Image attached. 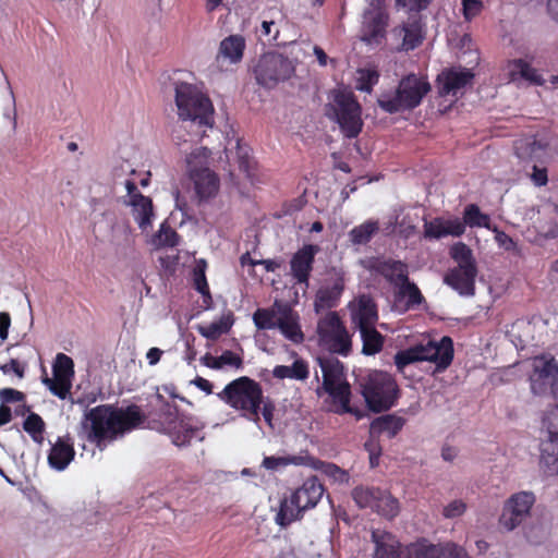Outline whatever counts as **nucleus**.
<instances>
[{
    "label": "nucleus",
    "mask_w": 558,
    "mask_h": 558,
    "mask_svg": "<svg viewBox=\"0 0 558 558\" xmlns=\"http://www.w3.org/2000/svg\"><path fill=\"white\" fill-rule=\"evenodd\" d=\"M142 422L143 416L136 405H130L126 409L98 405L85 414L83 424L88 428L87 439L101 448L106 439L112 440L118 435L135 428Z\"/></svg>",
    "instance_id": "nucleus-1"
},
{
    "label": "nucleus",
    "mask_w": 558,
    "mask_h": 558,
    "mask_svg": "<svg viewBox=\"0 0 558 558\" xmlns=\"http://www.w3.org/2000/svg\"><path fill=\"white\" fill-rule=\"evenodd\" d=\"M175 106L179 118L189 122L190 136L202 138L206 130L214 124V107L210 99L195 85L189 83L175 84Z\"/></svg>",
    "instance_id": "nucleus-2"
},
{
    "label": "nucleus",
    "mask_w": 558,
    "mask_h": 558,
    "mask_svg": "<svg viewBox=\"0 0 558 558\" xmlns=\"http://www.w3.org/2000/svg\"><path fill=\"white\" fill-rule=\"evenodd\" d=\"M218 397L231 408L241 411V416L260 428L259 411L264 402V392L257 381L246 376L240 377L229 383Z\"/></svg>",
    "instance_id": "nucleus-3"
},
{
    "label": "nucleus",
    "mask_w": 558,
    "mask_h": 558,
    "mask_svg": "<svg viewBox=\"0 0 558 558\" xmlns=\"http://www.w3.org/2000/svg\"><path fill=\"white\" fill-rule=\"evenodd\" d=\"M317 363L323 374V389L332 398L335 412L338 414L351 413L361 418L362 413L350 407L351 389L347 381L344 366L335 356H318Z\"/></svg>",
    "instance_id": "nucleus-4"
},
{
    "label": "nucleus",
    "mask_w": 558,
    "mask_h": 558,
    "mask_svg": "<svg viewBox=\"0 0 558 558\" xmlns=\"http://www.w3.org/2000/svg\"><path fill=\"white\" fill-rule=\"evenodd\" d=\"M326 116L338 123L348 138H355L362 131V108L351 90L333 89L326 105Z\"/></svg>",
    "instance_id": "nucleus-5"
},
{
    "label": "nucleus",
    "mask_w": 558,
    "mask_h": 558,
    "mask_svg": "<svg viewBox=\"0 0 558 558\" xmlns=\"http://www.w3.org/2000/svg\"><path fill=\"white\" fill-rule=\"evenodd\" d=\"M430 90V84L422 76L409 74L404 76L393 93L379 96L378 106L388 113L412 110L421 105Z\"/></svg>",
    "instance_id": "nucleus-6"
},
{
    "label": "nucleus",
    "mask_w": 558,
    "mask_h": 558,
    "mask_svg": "<svg viewBox=\"0 0 558 558\" xmlns=\"http://www.w3.org/2000/svg\"><path fill=\"white\" fill-rule=\"evenodd\" d=\"M453 359V342L450 337H442L439 341L428 340L415 347L400 351L395 355V364L399 371L408 365L428 361L436 365L437 369H446Z\"/></svg>",
    "instance_id": "nucleus-7"
},
{
    "label": "nucleus",
    "mask_w": 558,
    "mask_h": 558,
    "mask_svg": "<svg viewBox=\"0 0 558 558\" xmlns=\"http://www.w3.org/2000/svg\"><path fill=\"white\" fill-rule=\"evenodd\" d=\"M450 255L457 266L446 274L445 283L462 296H473L477 267L472 250L466 244L459 242L451 247Z\"/></svg>",
    "instance_id": "nucleus-8"
},
{
    "label": "nucleus",
    "mask_w": 558,
    "mask_h": 558,
    "mask_svg": "<svg viewBox=\"0 0 558 558\" xmlns=\"http://www.w3.org/2000/svg\"><path fill=\"white\" fill-rule=\"evenodd\" d=\"M360 387L368 409L373 412L389 410L398 397V386L386 372L373 371L368 373L361 378Z\"/></svg>",
    "instance_id": "nucleus-9"
},
{
    "label": "nucleus",
    "mask_w": 558,
    "mask_h": 558,
    "mask_svg": "<svg viewBox=\"0 0 558 558\" xmlns=\"http://www.w3.org/2000/svg\"><path fill=\"white\" fill-rule=\"evenodd\" d=\"M317 336L319 345L330 353L347 356L352 350L351 336L336 312H328L319 318Z\"/></svg>",
    "instance_id": "nucleus-10"
},
{
    "label": "nucleus",
    "mask_w": 558,
    "mask_h": 558,
    "mask_svg": "<svg viewBox=\"0 0 558 558\" xmlns=\"http://www.w3.org/2000/svg\"><path fill=\"white\" fill-rule=\"evenodd\" d=\"M293 73L292 61L280 53L262 56L254 69L257 83L266 88L275 87L279 82L290 78Z\"/></svg>",
    "instance_id": "nucleus-11"
},
{
    "label": "nucleus",
    "mask_w": 558,
    "mask_h": 558,
    "mask_svg": "<svg viewBox=\"0 0 558 558\" xmlns=\"http://www.w3.org/2000/svg\"><path fill=\"white\" fill-rule=\"evenodd\" d=\"M532 372L529 380L534 395H546L558 386V362L550 354L534 356L531 361Z\"/></svg>",
    "instance_id": "nucleus-12"
},
{
    "label": "nucleus",
    "mask_w": 558,
    "mask_h": 558,
    "mask_svg": "<svg viewBox=\"0 0 558 558\" xmlns=\"http://www.w3.org/2000/svg\"><path fill=\"white\" fill-rule=\"evenodd\" d=\"M367 8L363 13L360 39L367 45H379L386 36L388 14L384 0H366Z\"/></svg>",
    "instance_id": "nucleus-13"
},
{
    "label": "nucleus",
    "mask_w": 558,
    "mask_h": 558,
    "mask_svg": "<svg viewBox=\"0 0 558 558\" xmlns=\"http://www.w3.org/2000/svg\"><path fill=\"white\" fill-rule=\"evenodd\" d=\"M162 422L175 446H186L194 438L203 439L199 436V427L191 417L180 416L175 405H166Z\"/></svg>",
    "instance_id": "nucleus-14"
},
{
    "label": "nucleus",
    "mask_w": 558,
    "mask_h": 558,
    "mask_svg": "<svg viewBox=\"0 0 558 558\" xmlns=\"http://www.w3.org/2000/svg\"><path fill=\"white\" fill-rule=\"evenodd\" d=\"M372 541L375 544L373 558H412V548L428 549V545L423 544H411L402 548L395 535L379 529L372 531Z\"/></svg>",
    "instance_id": "nucleus-15"
},
{
    "label": "nucleus",
    "mask_w": 558,
    "mask_h": 558,
    "mask_svg": "<svg viewBox=\"0 0 558 558\" xmlns=\"http://www.w3.org/2000/svg\"><path fill=\"white\" fill-rule=\"evenodd\" d=\"M124 185L129 197L125 204L131 207L132 216L138 228L146 232L151 227V220L155 217L153 202L137 191L133 181L126 180Z\"/></svg>",
    "instance_id": "nucleus-16"
},
{
    "label": "nucleus",
    "mask_w": 558,
    "mask_h": 558,
    "mask_svg": "<svg viewBox=\"0 0 558 558\" xmlns=\"http://www.w3.org/2000/svg\"><path fill=\"white\" fill-rule=\"evenodd\" d=\"M534 496L530 493H519L512 496L504 508L500 517V524L507 531L514 530L530 514Z\"/></svg>",
    "instance_id": "nucleus-17"
},
{
    "label": "nucleus",
    "mask_w": 558,
    "mask_h": 558,
    "mask_svg": "<svg viewBox=\"0 0 558 558\" xmlns=\"http://www.w3.org/2000/svg\"><path fill=\"white\" fill-rule=\"evenodd\" d=\"M319 252V247L314 244H306L296 251L291 260L290 269L291 275L300 284L308 287V280L313 270L315 255Z\"/></svg>",
    "instance_id": "nucleus-18"
},
{
    "label": "nucleus",
    "mask_w": 558,
    "mask_h": 558,
    "mask_svg": "<svg viewBox=\"0 0 558 558\" xmlns=\"http://www.w3.org/2000/svg\"><path fill=\"white\" fill-rule=\"evenodd\" d=\"M474 74L469 69H451L438 75L437 83L439 94L457 95L458 92L472 83Z\"/></svg>",
    "instance_id": "nucleus-19"
},
{
    "label": "nucleus",
    "mask_w": 558,
    "mask_h": 558,
    "mask_svg": "<svg viewBox=\"0 0 558 558\" xmlns=\"http://www.w3.org/2000/svg\"><path fill=\"white\" fill-rule=\"evenodd\" d=\"M275 307L278 313V326L277 328L284 335L286 338L300 343L303 341V332L299 325L298 314L286 303L279 301L275 302Z\"/></svg>",
    "instance_id": "nucleus-20"
},
{
    "label": "nucleus",
    "mask_w": 558,
    "mask_h": 558,
    "mask_svg": "<svg viewBox=\"0 0 558 558\" xmlns=\"http://www.w3.org/2000/svg\"><path fill=\"white\" fill-rule=\"evenodd\" d=\"M351 319L355 329L361 330L376 326L378 320L377 308L367 295H361L351 310Z\"/></svg>",
    "instance_id": "nucleus-21"
},
{
    "label": "nucleus",
    "mask_w": 558,
    "mask_h": 558,
    "mask_svg": "<svg viewBox=\"0 0 558 558\" xmlns=\"http://www.w3.org/2000/svg\"><path fill=\"white\" fill-rule=\"evenodd\" d=\"M194 184V191L198 203H204L215 197L219 191L218 175L210 169H203L189 177Z\"/></svg>",
    "instance_id": "nucleus-22"
},
{
    "label": "nucleus",
    "mask_w": 558,
    "mask_h": 558,
    "mask_svg": "<svg viewBox=\"0 0 558 558\" xmlns=\"http://www.w3.org/2000/svg\"><path fill=\"white\" fill-rule=\"evenodd\" d=\"M344 290V280L337 277L331 283L325 284L318 289L315 295L314 308L318 314L320 311L330 310L338 305V302Z\"/></svg>",
    "instance_id": "nucleus-23"
},
{
    "label": "nucleus",
    "mask_w": 558,
    "mask_h": 558,
    "mask_svg": "<svg viewBox=\"0 0 558 558\" xmlns=\"http://www.w3.org/2000/svg\"><path fill=\"white\" fill-rule=\"evenodd\" d=\"M74 456L75 451L71 438L58 437L48 454V463L52 469L63 471L74 459Z\"/></svg>",
    "instance_id": "nucleus-24"
},
{
    "label": "nucleus",
    "mask_w": 558,
    "mask_h": 558,
    "mask_svg": "<svg viewBox=\"0 0 558 558\" xmlns=\"http://www.w3.org/2000/svg\"><path fill=\"white\" fill-rule=\"evenodd\" d=\"M296 502L304 510L314 508L324 495V487L317 477L312 476L304 481L301 487L292 493Z\"/></svg>",
    "instance_id": "nucleus-25"
},
{
    "label": "nucleus",
    "mask_w": 558,
    "mask_h": 558,
    "mask_svg": "<svg viewBox=\"0 0 558 558\" xmlns=\"http://www.w3.org/2000/svg\"><path fill=\"white\" fill-rule=\"evenodd\" d=\"M392 35L397 39L402 40L401 48L405 51L416 48L423 39L422 27L416 17L401 26L395 27Z\"/></svg>",
    "instance_id": "nucleus-26"
},
{
    "label": "nucleus",
    "mask_w": 558,
    "mask_h": 558,
    "mask_svg": "<svg viewBox=\"0 0 558 558\" xmlns=\"http://www.w3.org/2000/svg\"><path fill=\"white\" fill-rule=\"evenodd\" d=\"M547 148V143L536 140L535 136H525L514 142V151L522 160H541Z\"/></svg>",
    "instance_id": "nucleus-27"
},
{
    "label": "nucleus",
    "mask_w": 558,
    "mask_h": 558,
    "mask_svg": "<svg viewBox=\"0 0 558 558\" xmlns=\"http://www.w3.org/2000/svg\"><path fill=\"white\" fill-rule=\"evenodd\" d=\"M376 271L380 274L387 281L398 288L409 279L408 265L401 260H383L376 266Z\"/></svg>",
    "instance_id": "nucleus-28"
},
{
    "label": "nucleus",
    "mask_w": 558,
    "mask_h": 558,
    "mask_svg": "<svg viewBox=\"0 0 558 558\" xmlns=\"http://www.w3.org/2000/svg\"><path fill=\"white\" fill-rule=\"evenodd\" d=\"M404 422V418L393 414L381 415L372 422L371 436L386 434L388 438H393L401 430Z\"/></svg>",
    "instance_id": "nucleus-29"
},
{
    "label": "nucleus",
    "mask_w": 558,
    "mask_h": 558,
    "mask_svg": "<svg viewBox=\"0 0 558 558\" xmlns=\"http://www.w3.org/2000/svg\"><path fill=\"white\" fill-rule=\"evenodd\" d=\"M310 369L307 363L296 359L292 365H277L272 369V376L277 379L305 380L308 378Z\"/></svg>",
    "instance_id": "nucleus-30"
},
{
    "label": "nucleus",
    "mask_w": 558,
    "mask_h": 558,
    "mask_svg": "<svg viewBox=\"0 0 558 558\" xmlns=\"http://www.w3.org/2000/svg\"><path fill=\"white\" fill-rule=\"evenodd\" d=\"M244 49V38L240 35H231L220 43L218 56L229 60L230 63H238L242 60Z\"/></svg>",
    "instance_id": "nucleus-31"
},
{
    "label": "nucleus",
    "mask_w": 558,
    "mask_h": 558,
    "mask_svg": "<svg viewBox=\"0 0 558 558\" xmlns=\"http://www.w3.org/2000/svg\"><path fill=\"white\" fill-rule=\"evenodd\" d=\"M305 510L301 507L300 502H296L294 496L284 498L280 502L279 510L276 515V522L280 526L284 527L293 521L300 519Z\"/></svg>",
    "instance_id": "nucleus-32"
},
{
    "label": "nucleus",
    "mask_w": 558,
    "mask_h": 558,
    "mask_svg": "<svg viewBox=\"0 0 558 558\" xmlns=\"http://www.w3.org/2000/svg\"><path fill=\"white\" fill-rule=\"evenodd\" d=\"M360 336L363 342L362 353L364 355H375L384 347V337L376 330V327L361 329Z\"/></svg>",
    "instance_id": "nucleus-33"
},
{
    "label": "nucleus",
    "mask_w": 558,
    "mask_h": 558,
    "mask_svg": "<svg viewBox=\"0 0 558 558\" xmlns=\"http://www.w3.org/2000/svg\"><path fill=\"white\" fill-rule=\"evenodd\" d=\"M210 151L206 147L194 148L185 158L186 173L192 177L195 172H201L203 169H209Z\"/></svg>",
    "instance_id": "nucleus-34"
},
{
    "label": "nucleus",
    "mask_w": 558,
    "mask_h": 558,
    "mask_svg": "<svg viewBox=\"0 0 558 558\" xmlns=\"http://www.w3.org/2000/svg\"><path fill=\"white\" fill-rule=\"evenodd\" d=\"M378 230L379 226L377 221L367 220L364 223L354 227L349 232V238L354 245L367 244Z\"/></svg>",
    "instance_id": "nucleus-35"
},
{
    "label": "nucleus",
    "mask_w": 558,
    "mask_h": 558,
    "mask_svg": "<svg viewBox=\"0 0 558 558\" xmlns=\"http://www.w3.org/2000/svg\"><path fill=\"white\" fill-rule=\"evenodd\" d=\"M352 497L360 508H369L373 510L377 498H380V489L359 486L352 490Z\"/></svg>",
    "instance_id": "nucleus-36"
},
{
    "label": "nucleus",
    "mask_w": 558,
    "mask_h": 558,
    "mask_svg": "<svg viewBox=\"0 0 558 558\" xmlns=\"http://www.w3.org/2000/svg\"><path fill=\"white\" fill-rule=\"evenodd\" d=\"M52 374L56 378L72 381L74 377L73 360L64 353H58L52 365Z\"/></svg>",
    "instance_id": "nucleus-37"
},
{
    "label": "nucleus",
    "mask_w": 558,
    "mask_h": 558,
    "mask_svg": "<svg viewBox=\"0 0 558 558\" xmlns=\"http://www.w3.org/2000/svg\"><path fill=\"white\" fill-rule=\"evenodd\" d=\"M373 510L383 517L392 519L399 513V502L390 494L380 490V498H377Z\"/></svg>",
    "instance_id": "nucleus-38"
},
{
    "label": "nucleus",
    "mask_w": 558,
    "mask_h": 558,
    "mask_svg": "<svg viewBox=\"0 0 558 558\" xmlns=\"http://www.w3.org/2000/svg\"><path fill=\"white\" fill-rule=\"evenodd\" d=\"M463 223H464V226L468 225L471 228L484 227L486 229H492L489 216L486 214H483L480 210V207L475 204H471L465 207Z\"/></svg>",
    "instance_id": "nucleus-39"
},
{
    "label": "nucleus",
    "mask_w": 558,
    "mask_h": 558,
    "mask_svg": "<svg viewBox=\"0 0 558 558\" xmlns=\"http://www.w3.org/2000/svg\"><path fill=\"white\" fill-rule=\"evenodd\" d=\"M45 426L44 420L36 413L28 414L23 423L24 430L38 445L44 442Z\"/></svg>",
    "instance_id": "nucleus-40"
},
{
    "label": "nucleus",
    "mask_w": 558,
    "mask_h": 558,
    "mask_svg": "<svg viewBox=\"0 0 558 558\" xmlns=\"http://www.w3.org/2000/svg\"><path fill=\"white\" fill-rule=\"evenodd\" d=\"M233 322L229 316L221 317L218 322H214L208 326H199L198 332L210 340L218 339L222 333H226L231 328Z\"/></svg>",
    "instance_id": "nucleus-41"
},
{
    "label": "nucleus",
    "mask_w": 558,
    "mask_h": 558,
    "mask_svg": "<svg viewBox=\"0 0 558 558\" xmlns=\"http://www.w3.org/2000/svg\"><path fill=\"white\" fill-rule=\"evenodd\" d=\"M253 322L258 329H275L278 326V313L274 306L270 308H258L253 314Z\"/></svg>",
    "instance_id": "nucleus-42"
},
{
    "label": "nucleus",
    "mask_w": 558,
    "mask_h": 558,
    "mask_svg": "<svg viewBox=\"0 0 558 558\" xmlns=\"http://www.w3.org/2000/svg\"><path fill=\"white\" fill-rule=\"evenodd\" d=\"M397 289V295L399 298L407 299L408 307L420 305L424 298L417 288V286L411 282L409 279L400 284Z\"/></svg>",
    "instance_id": "nucleus-43"
},
{
    "label": "nucleus",
    "mask_w": 558,
    "mask_h": 558,
    "mask_svg": "<svg viewBox=\"0 0 558 558\" xmlns=\"http://www.w3.org/2000/svg\"><path fill=\"white\" fill-rule=\"evenodd\" d=\"M179 235L178 233L166 222L161 223L158 232L153 236V244L157 247L169 246L173 247L178 245Z\"/></svg>",
    "instance_id": "nucleus-44"
},
{
    "label": "nucleus",
    "mask_w": 558,
    "mask_h": 558,
    "mask_svg": "<svg viewBox=\"0 0 558 558\" xmlns=\"http://www.w3.org/2000/svg\"><path fill=\"white\" fill-rule=\"evenodd\" d=\"M204 360H213V363H206L207 367L219 369L225 365L240 368L242 366V359L233 353L232 351H225L220 356L214 357L210 354H206Z\"/></svg>",
    "instance_id": "nucleus-45"
},
{
    "label": "nucleus",
    "mask_w": 558,
    "mask_h": 558,
    "mask_svg": "<svg viewBox=\"0 0 558 558\" xmlns=\"http://www.w3.org/2000/svg\"><path fill=\"white\" fill-rule=\"evenodd\" d=\"M412 558H461L450 550H446L440 546L428 545V549L412 548Z\"/></svg>",
    "instance_id": "nucleus-46"
},
{
    "label": "nucleus",
    "mask_w": 558,
    "mask_h": 558,
    "mask_svg": "<svg viewBox=\"0 0 558 558\" xmlns=\"http://www.w3.org/2000/svg\"><path fill=\"white\" fill-rule=\"evenodd\" d=\"M43 384L51 391L52 395L62 400L68 397L72 387V381L56 377H45L43 378Z\"/></svg>",
    "instance_id": "nucleus-47"
},
{
    "label": "nucleus",
    "mask_w": 558,
    "mask_h": 558,
    "mask_svg": "<svg viewBox=\"0 0 558 558\" xmlns=\"http://www.w3.org/2000/svg\"><path fill=\"white\" fill-rule=\"evenodd\" d=\"M206 266V260L199 259L194 268V286L203 295L209 294V288L205 276Z\"/></svg>",
    "instance_id": "nucleus-48"
},
{
    "label": "nucleus",
    "mask_w": 558,
    "mask_h": 558,
    "mask_svg": "<svg viewBox=\"0 0 558 558\" xmlns=\"http://www.w3.org/2000/svg\"><path fill=\"white\" fill-rule=\"evenodd\" d=\"M513 70L518 72L523 78L536 84H541L539 74L526 61L522 59L514 60Z\"/></svg>",
    "instance_id": "nucleus-49"
},
{
    "label": "nucleus",
    "mask_w": 558,
    "mask_h": 558,
    "mask_svg": "<svg viewBox=\"0 0 558 558\" xmlns=\"http://www.w3.org/2000/svg\"><path fill=\"white\" fill-rule=\"evenodd\" d=\"M299 458L298 457H265L262 465L270 471H278L282 468H286L289 464H296Z\"/></svg>",
    "instance_id": "nucleus-50"
},
{
    "label": "nucleus",
    "mask_w": 558,
    "mask_h": 558,
    "mask_svg": "<svg viewBox=\"0 0 558 558\" xmlns=\"http://www.w3.org/2000/svg\"><path fill=\"white\" fill-rule=\"evenodd\" d=\"M424 236L427 239H441L447 236L442 225V218H435L432 221H425Z\"/></svg>",
    "instance_id": "nucleus-51"
},
{
    "label": "nucleus",
    "mask_w": 558,
    "mask_h": 558,
    "mask_svg": "<svg viewBox=\"0 0 558 558\" xmlns=\"http://www.w3.org/2000/svg\"><path fill=\"white\" fill-rule=\"evenodd\" d=\"M543 432L546 438L558 439V412L550 411L543 418Z\"/></svg>",
    "instance_id": "nucleus-52"
},
{
    "label": "nucleus",
    "mask_w": 558,
    "mask_h": 558,
    "mask_svg": "<svg viewBox=\"0 0 558 558\" xmlns=\"http://www.w3.org/2000/svg\"><path fill=\"white\" fill-rule=\"evenodd\" d=\"M539 464L547 475L558 474V448L554 453H542Z\"/></svg>",
    "instance_id": "nucleus-53"
},
{
    "label": "nucleus",
    "mask_w": 558,
    "mask_h": 558,
    "mask_svg": "<svg viewBox=\"0 0 558 558\" xmlns=\"http://www.w3.org/2000/svg\"><path fill=\"white\" fill-rule=\"evenodd\" d=\"M466 510V504L461 499L450 501L442 509V515L446 519H454L461 517Z\"/></svg>",
    "instance_id": "nucleus-54"
},
{
    "label": "nucleus",
    "mask_w": 558,
    "mask_h": 558,
    "mask_svg": "<svg viewBox=\"0 0 558 558\" xmlns=\"http://www.w3.org/2000/svg\"><path fill=\"white\" fill-rule=\"evenodd\" d=\"M323 472L328 477L335 480L339 483H347L349 481V474L347 471L340 469L338 465L333 463H324Z\"/></svg>",
    "instance_id": "nucleus-55"
},
{
    "label": "nucleus",
    "mask_w": 558,
    "mask_h": 558,
    "mask_svg": "<svg viewBox=\"0 0 558 558\" xmlns=\"http://www.w3.org/2000/svg\"><path fill=\"white\" fill-rule=\"evenodd\" d=\"M235 157L240 170L247 173L251 168L250 150L246 146H243L240 141H236Z\"/></svg>",
    "instance_id": "nucleus-56"
},
{
    "label": "nucleus",
    "mask_w": 558,
    "mask_h": 558,
    "mask_svg": "<svg viewBox=\"0 0 558 558\" xmlns=\"http://www.w3.org/2000/svg\"><path fill=\"white\" fill-rule=\"evenodd\" d=\"M446 235L460 236L464 233L465 227L459 218L442 219Z\"/></svg>",
    "instance_id": "nucleus-57"
},
{
    "label": "nucleus",
    "mask_w": 558,
    "mask_h": 558,
    "mask_svg": "<svg viewBox=\"0 0 558 558\" xmlns=\"http://www.w3.org/2000/svg\"><path fill=\"white\" fill-rule=\"evenodd\" d=\"M463 8V15L465 20H471L478 15L483 10V2L481 0H461Z\"/></svg>",
    "instance_id": "nucleus-58"
},
{
    "label": "nucleus",
    "mask_w": 558,
    "mask_h": 558,
    "mask_svg": "<svg viewBox=\"0 0 558 558\" xmlns=\"http://www.w3.org/2000/svg\"><path fill=\"white\" fill-rule=\"evenodd\" d=\"M0 400L3 403L20 402L24 400V393L12 388H4L0 390Z\"/></svg>",
    "instance_id": "nucleus-59"
},
{
    "label": "nucleus",
    "mask_w": 558,
    "mask_h": 558,
    "mask_svg": "<svg viewBox=\"0 0 558 558\" xmlns=\"http://www.w3.org/2000/svg\"><path fill=\"white\" fill-rule=\"evenodd\" d=\"M364 446L369 454V464L372 468H375L378 464V458L381 452L380 447L375 439L366 441Z\"/></svg>",
    "instance_id": "nucleus-60"
},
{
    "label": "nucleus",
    "mask_w": 558,
    "mask_h": 558,
    "mask_svg": "<svg viewBox=\"0 0 558 558\" xmlns=\"http://www.w3.org/2000/svg\"><path fill=\"white\" fill-rule=\"evenodd\" d=\"M378 73L376 71H365L362 72L361 80L363 81L361 83L360 89L364 92H371V88L374 84L378 82Z\"/></svg>",
    "instance_id": "nucleus-61"
},
{
    "label": "nucleus",
    "mask_w": 558,
    "mask_h": 558,
    "mask_svg": "<svg viewBox=\"0 0 558 558\" xmlns=\"http://www.w3.org/2000/svg\"><path fill=\"white\" fill-rule=\"evenodd\" d=\"M262 415L265 420V422L272 427V418H274V412H275V404L269 398L264 397V402L260 405Z\"/></svg>",
    "instance_id": "nucleus-62"
},
{
    "label": "nucleus",
    "mask_w": 558,
    "mask_h": 558,
    "mask_svg": "<svg viewBox=\"0 0 558 558\" xmlns=\"http://www.w3.org/2000/svg\"><path fill=\"white\" fill-rule=\"evenodd\" d=\"M490 230H493L496 233L495 240L499 244V246L504 247L507 251L513 250L515 247V243L508 234H506L502 231H499L496 227L492 228Z\"/></svg>",
    "instance_id": "nucleus-63"
},
{
    "label": "nucleus",
    "mask_w": 558,
    "mask_h": 558,
    "mask_svg": "<svg viewBox=\"0 0 558 558\" xmlns=\"http://www.w3.org/2000/svg\"><path fill=\"white\" fill-rule=\"evenodd\" d=\"M430 0H396L398 5L407 8L409 11L418 12L425 9Z\"/></svg>",
    "instance_id": "nucleus-64"
}]
</instances>
